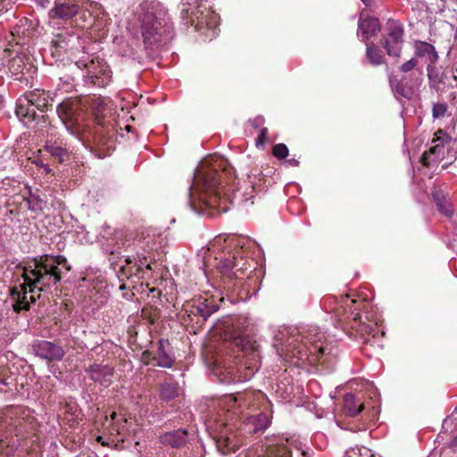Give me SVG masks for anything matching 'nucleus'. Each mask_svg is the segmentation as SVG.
Here are the masks:
<instances>
[{
    "mask_svg": "<svg viewBox=\"0 0 457 457\" xmlns=\"http://www.w3.org/2000/svg\"><path fill=\"white\" fill-rule=\"evenodd\" d=\"M70 270L67 260L61 255L41 256L23 267V283L11 291L13 310L16 312L29 310L30 303L39 298L44 287L56 285Z\"/></svg>",
    "mask_w": 457,
    "mask_h": 457,
    "instance_id": "f257e3e1",
    "label": "nucleus"
},
{
    "mask_svg": "<svg viewBox=\"0 0 457 457\" xmlns=\"http://www.w3.org/2000/svg\"><path fill=\"white\" fill-rule=\"evenodd\" d=\"M219 405L226 409L228 417L226 421L218 420L219 435L216 446L220 453L228 454L236 451L239 445V438L232 429V424L228 423V420H232L236 414L243 417L245 413L256 412L262 409L270 410L271 403L262 391L247 390L236 395H224L219 400Z\"/></svg>",
    "mask_w": 457,
    "mask_h": 457,
    "instance_id": "f03ea898",
    "label": "nucleus"
},
{
    "mask_svg": "<svg viewBox=\"0 0 457 457\" xmlns=\"http://www.w3.org/2000/svg\"><path fill=\"white\" fill-rule=\"evenodd\" d=\"M218 156H210L200 162L195 171L192 185L189 187V205L198 214L210 208L218 212L228 211L229 196L223 193L220 186L216 162Z\"/></svg>",
    "mask_w": 457,
    "mask_h": 457,
    "instance_id": "7ed1b4c3",
    "label": "nucleus"
},
{
    "mask_svg": "<svg viewBox=\"0 0 457 457\" xmlns=\"http://www.w3.org/2000/svg\"><path fill=\"white\" fill-rule=\"evenodd\" d=\"M324 338V334L315 327L302 332L284 329L275 336L273 346L279 357L295 358V365L298 361L314 364L326 352Z\"/></svg>",
    "mask_w": 457,
    "mask_h": 457,
    "instance_id": "20e7f679",
    "label": "nucleus"
},
{
    "mask_svg": "<svg viewBox=\"0 0 457 457\" xmlns=\"http://www.w3.org/2000/svg\"><path fill=\"white\" fill-rule=\"evenodd\" d=\"M145 49H157L171 38L172 23L167 9L156 0H144L135 9Z\"/></svg>",
    "mask_w": 457,
    "mask_h": 457,
    "instance_id": "39448f33",
    "label": "nucleus"
},
{
    "mask_svg": "<svg viewBox=\"0 0 457 457\" xmlns=\"http://www.w3.org/2000/svg\"><path fill=\"white\" fill-rule=\"evenodd\" d=\"M56 112L66 129L81 141L86 147L90 148L98 158H104L108 154L109 147H104L105 143L103 138L96 137L93 144L90 143L87 135V126L84 124L85 116L79 101L65 100L58 104Z\"/></svg>",
    "mask_w": 457,
    "mask_h": 457,
    "instance_id": "423d86ee",
    "label": "nucleus"
},
{
    "mask_svg": "<svg viewBox=\"0 0 457 457\" xmlns=\"http://www.w3.org/2000/svg\"><path fill=\"white\" fill-rule=\"evenodd\" d=\"M181 18L195 26L205 40H212L219 32V16L211 10L207 0H182L179 5Z\"/></svg>",
    "mask_w": 457,
    "mask_h": 457,
    "instance_id": "0eeeda50",
    "label": "nucleus"
},
{
    "mask_svg": "<svg viewBox=\"0 0 457 457\" xmlns=\"http://www.w3.org/2000/svg\"><path fill=\"white\" fill-rule=\"evenodd\" d=\"M242 352L244 353V362L239 367L223 366L219 367L217 372L222 378L224 383H237L249 379L260 367L259 345L250 339L243 340Z\"/></svg>",
    "mask_w": 457,
    "mask_h": 457,
    "instance_id": "6e6552de",
    "label": "nucleus"
},
{
    "mask_svg": "<svg viewBox=\"0 0 457 457\" xmlns=\"http://www.w3.org/2000/svg\"><path fill=\"white\" fill-rule=\"evenodd\" d=\"M19 413V408H12L0 420V457H10L18 447L23 424Z\"/></svg>",
    "mask_w": 457,
    "mask_h": 457,
    "instance_id": "1a4fd4ad",
    "label": "nucleus"
},
{
    "mask_svg": "<svg viewBox=\"0 0 457 457\" xmlns=\"http://www.w3.org/2000/svg\"><path fill=\"white\" fill-rule=\"evenodd\" d=\"M77 65L81 68L87 69V75L85 76L86 81L97 86L104 87L112 80V71L109 65L103 59L98 57L91 59L89 62L86 61H79Z\"/></svg>",
    "mask_w": 457,
    "mask_h": 457,
    "instance_id": "9d476101",
    "label": "nucleus"
},
{
    "mask_svg": "<svg viewBox=\"0 0 457 457\" xmlns=\"http://www.w3.org/2000/svg\"><path fill=\"white\" fill-rule=\"evenodd\" d=\"M328 303H324L325 309L328 312H334L339 320H347L352 319L353 321L361 320V313L359 311L361 309L362 303H358L357 300H349L346 295L342 296L338 301L334 297L328 298Z\"/></svg>",
    "mask_w": 457,
    "mask_h": 457,
    "instance_id": "9b49d317",
    "label": "nucleus"
},
{
    "mask_svg": "<svg viewBox=\"0 0 457 457\" xmlns=\"http://www.w3.org/2000/svg\"><path fill=\"white\" fill-rule=\"evenodd\" d=\"M9 71L15 79L29 83L34 78L37 68L32 64L29 57L19 54L10 61Z\"/></svg>",
    "mask_w": 457,
    "mask_h": 457,
    "instance_id": "f8f14e48",
    "label": "nucleus"
},
{
    "mask_svg": "<svg viewBox=\"0 0 457 457\" xmlns=\"http://www.w3.org/2000/svg\"><path fill=\"white\" fill-rule=\"evenodd\" d=\"M271 408L270 410L258 411L252 413H245V416L240 417L244 420V429L247 433H256L265 430L270 424Z\"/></svg>",
    "mask_w": 457,
    "mask_h": 457,
    "instance_id": "ddd939ff",
    "label": "nucleus"
},
{
    "mask_svg": "<svg viewBox=\"0 0 457 457\" xmlns=\"http://www.w3.org/2000/svg\"><path fill=\"white\" fill-rule=\"evenodd\" d=\"M32 349L37 356L49 361H61L65 354L62 346L46 340L35 341Z\"/></svg>",
    "mask_w": 457,
    "mask_h": 457,
    "instance_id": "4468645a",
    "label": "nucleus"
},
{
    "mask_svg": "<svg viewBox=\"0 0 457 457\" xmlns=\"http://www.w3.org/2000/svg\"><path fill=\"white\" fill-rule=\"evenodd\" d=\"M414 74L411 75L410 79L403 77L402 79H390L391 87L394 88L395 93L406 99H410L413 93L415 87L420 85L422 71H419L417 77H413Z\"/></svg>",
    "mask_w": 457,
    "mask_h": 457,
    "instance_id": "2eb2a0df",
    "label": "nucleus"
},
{
    "mask_svg": "<svg viewBox=\"0 0 457 457\" xmlns=\"http://www.w3.org/2000/svg\"><path fill=\"white\" fill-rule=\"evenodd\" d=\"M240 252L237 250L235 253H229L228 257L220 259L218 268L220 272L229 277L238 278V272L245 268L244 257L238 258Z\"/></svg>",
    "mask_w": 457,
    "mask_h": 457,
    "instance_id": "dca6fc26",
    "label": "nucleus"
},
{
    "mask_svg": "<svg viewBox=\"0 0 457 457\" xmlns=\"http://www.w3.org/2000/svg\"><path fill=\"white\" fill-rule=\"evenodd\" d=\"M79 43V37L68 31L58 33L52 40V53L60 56Z\"/></svg>",
    "mask_w": 457,
    "mask_h": 457,
    "instance_id": "f3484780",
    "label": "nucleus"
},
{
    "mask_svg": "<svg viewBox=\"0 0 457 457\" xmlns=\"http://www.w3.org/2000/svg\"><path fill=\"white\" fill-rule=\"evenodd\" d=\"M79 7L71 1L55 2L54 7L49 11L51 19L68 21L79 14Z\"/></svg>",
    "mask_w": 457,
    "mask_h": 457,
    "instance_id": "a211bd4d",
    "label": "nucleus"
},
{
    "mask_svg": "<svg viewBox=\"0 0 457 457\" xmlns=\"http://www.w3.org/2000/svg\"><path fill=\"white\" fill-rule=\"evenodd\" d=\"M90 378L95 382L107 387L111 385L113 377V369L109 365L93 364L87 370Z\"/></svg>",
    "mask_w": 457,
    "mask_h": 457,
    "instance_id": "6ab92c4d",
    "label": "nucleus"
},
{
    "mask_svg": "<svg viewBox=\"0 0 457 457\" xmlns=\"http://www.w3.org/2000/svg\"><path fill=\"white\" fill-rule=\"evenodd\" d=\"M24 97L30 105L41 112L46 110L48 106L52 104L51 102L53 101L49 93L41 89H35L34 91L26 94Z\"/></svg>",
    "mask_w": 457,
    "mask_h": 457,
    "instance_id": "aec40b11",
    "label": "nucleus"
},
{
    "mask_svg": "<svg viewBox=\"0 0 457 457\" xmlns=\"http://www.w3.org/2000/svg\"><path fill=\"white\" fill-rule=\"evenodd\" d=\"M359 30L361 33V40L367 41L380 30L379 21L377 18H363L361 15L359 20Z\"/></svg>",
    "mask_w": 457,
    "mask_h": 457,
    "instance_id": "412c9836",
    "label": "nucleus"
},
{
    "mask_svg": "<svg viewBox=\"0 0 457 457\" xmlns=\"http://www.w3.org/2000/svg\"><path fill=\"white\" fill-rule=\"evenodd\" d=\"M15 112L19 120L28 127L36 117L35 108L24 96L18 99Z\"/></svg>",
    "mask_w": 457,
    "mask_h": 457,
    "instance_id": "4be33fe9",
    "label": "nucleus"
},
{
    "mask_svg": "<svg viewBox=\"0 0 457 457\" xmlns=\"http://www.w3.org/2000/svg\"><path fill=\"white\" fill-rule=\"evenodd\" d=\"M147 261V257L144 253H137V256H128L126 258L127 264H132L133 266L130 268L129 275L137 276L138 278H144L145 271L144 266L145 270H151L152 266L150 263H145Z\"/></svg>",
    "mask_w": 457,
    "mask_h": 457,
    "instance_id": "5701e85b",
    "label": "nucleus"
},
{
    "mask_svg": "<svg viewBox=\"0 0 457 457\" xmlns=\"http://www.w3.org/2000/svg\"><path fill=\"white\" fill-rule=\"evenodd\" d=\"M415 57L426 58L428 64H435L437 62L438 55L435 47L424 41H415Z\"/></svg>",
    "mask_w": 457,
    "mask_h": 457,
    "instance_id": "b1692460",
    "label": "nucleus"
},
{
    "mask_svg": "<svg viewBox=\"0 0 457 457\" xmlns=\"http://www.w3.org/2000/svg\"><path fill=\"white\" fill-rule=\"evenodd\" d=\"M343 409L347 416L354 417L364 409V404L361 397L352 393H347L344 396Z\"/></svg>",
    "mask_w": 457,
    "mask_h": 457,
    "instance_id": "393cba45",
    "label": "nucleus"
},
{
    "mask_svg": "<svg viewBox=\"0 0 457 457\" xmlns=\"http://www.w3.org/2000/svg\"><path fill=\"white\" fill-rule=\"evenodd\" d=\"M218 310V305L208 300L196 301L191 306L190 312L193 315H199L203 321H205L212 313Z\"/></svg>",
    "mask_w": 457,
    "mask_h": 457,
    "instance_id": "a878e982",
    "label": "nucleus"
},
{
    "mask_svg": "<svg viewBox=\"0 0 457 457\" xmlns=\"http://www.w3.org/2000/svg\"><path fill=\"white\" fill-rule=\"evenodd\" d=\"M187 438V432L182 429H178L163 434L161 436V442L165 445L178 448L186 444Z\"/></svg>",
    "mask_w": 457,
    "mask_h": 457,
    "instance_id": "bb28decb",
    "label": "nucleus"
},
{
    "mask_svg": "<svg viewBox=\"0 0 457 457\" xmlns=\"http://www.w3.org/2000/svg\"><path fill=\"white\" fill-rule=\"evenodd\" d=\"M45 148L52 156L57 158L61 163L69 159V151L56 142H47Z\"/></svg>",
    "mask_w": 457,
    "mask_h": 457,
    "instance_id": "cd10ccee",
    "label": "nucleus"
},
{
    "mask_svg": "<svg viewBox=\"0 0 457 457\" xmlns=\"http://www.w3.org/2000/svg\"><path fill=\"white\" fill-rule=\"evenodd\" d=\"M179 387L178 383L164 382L160 387V396L164 401H170L179 396Z\"/></svg>",
    "mask_w": 457,
    "mask_h": 457,
    "instance_id": "c85d7f7f",
    "label": "nucleus"
},
{
    "mask_svg": "<svg viewBox=\"0 0 457 457\" xmlns=\"http://www.w3.org/2000/svg\"><path fill=\"white\" fill-rule=\"evenodd\" d=\"M154 360L156 361V365L163 368H170L173 363V359L169 355V353L164 349V342L160 341L159 346L156 351V353L154 357Z\"/></svg>",
    "mask_w": 457,
    "mask_h": 457,
    "instance_id": "c756f323",
    "label": "nucleus"
},
{
    "mask_svg": "<svg viewBox=\"0 0 457 457\" xmlns=\"http://www.w3.org/2000/svg\"><path fill=\"white\" fill-rule=\"evenodd\" d=\"M434 200L436 203L437 209L440 212L445 214V216L452 215L453 210L449 202L445 198L444 195L439 192H435L433 194Z\"/></svg>",
    "mask_w": 457,
    "mask_h": 457,
    "instance_id": "7c9ffc66",
    "label": "nucleus"
},
{
    "mask_svg": "<svg viewBox=\"0 0 457 457\" xmlns=\"http://www.w3.org/2000/svg\"><path fill=\"white\" fill-rule=\"evenodd\" d=\"M367 57L372 65H379L383 62V54L380 50L367 44Z\"/></svg>",
    "mask_w": 457,
    "mask_h": 457,
    "instance_id": "2f4dec72",
    "label": "nucleus"
},
{
    "mask_svg": "<svg viewBox=\"0 0 457 457\" xmlns=\"http://www.w3.org/2000/svg\"><path fill=\"white\" fill-rule=\"evenodd\" d=\"M87 104L90 106L96 119H98V115L101 114L105 108V104L100 97H90L87 100Z\"/></svg>",
    "mask_w": 457,
    "mask_h": 457,
    "instance_id": "473e14b6",
    "label": "nucleus"
},
{
    "mask_svg": "<svg viewBox=\"0 0 457 457\" xmlns=\"http://www.w3.org/2000/svg\"><path fill=\"white\" fill-rule=\"evenodd\" d=\"M402 44L403 42L401 41H390L389 39H385L384 47L386 48L388 55L399 57L402 52Z\"/></svg>",
    "mask_w": 457,
    "mask_h": 457,
    "instance_id": "72a5a7b5",
    "label": "nucleus"
},
{
    "mask_svg": "<svg viewBox=\"0 0 457 457\" xmlns=\"http://www.w3.org/2000/svg\"><path fill=\"white\" fill-rule=\"evenodd\" d=\"M403 29L400 24L392 23L389 26L388 37L386 39L390 41H401L403 42Z\"/></svg>",
    "mask_w": 457,
    "mask_h": 457,
    "instance_id": "f704fd0d",
    "label": "nucleus"
},
{
    "mask_svg": "<svg viewBox=\"0 0 457 457\" xmlns=\"http://www.w3.org/2000/svg\"><path fill=\"white\" fill-rule=\"evenodd\" d=\"M444 146L440 144H437L432 146L428 152H425L422 155V162L424 165H428L430 162V156L436 155V159H439L441 154H443Z\"/></svg>",
    "mask_w": 457,
    "mask_h": 457,
    "instance_id": "c9c22d12",
    "label": "nucleus"
},
{
    "mask_svg": "<svg viewBox=\"0 0 457 457\" xmlns=\"http://www.w3.org/2000/svg\"><path fill=\"white\" fill-rule=\"evenodd\" d=\"M273 154L278 159H284L288 155V148L285 144H277L273 146Z\"/></svg>",
    "mask_w": 457,
    "mask_h": 457,
    "instance_id": "e433bc0d",
    "label": "nucleus"
},
{
    "mask_svg": "<svg viewBox=\"0 0 457 457\" xmlns=\"http://www.w3.org/2000/svg\"><path fill=\"white\" fill-rule=\"evenodd\" d=\"M249 243V240L245 237H232L229 238V244L236 247H239L242 252H245L246 245Z\"/></svg>",
    "mask_w": 457,
    "mask_h": 457,
    "instance_id": "4c0bfd02",
    "label": "nucleus"
},
{
    "mask_svg": "<svg viewBox=\"0 0 457 457\" xmlns=\"http://www.w3.org/2000/svg\"><path fill=\"white\" fill-rule=\"evenodd\" d=\"M435 64H428L427 66V71H428V77L431 84L436 85V83L440 82V79L438 78V75L436 71V68L434 66Z\"/></svg>",
    "mask_w": 457,
    "mask_h": 457,
    "instance_id": "58836bf2",
    "label": "nucleus"
},
{
    "mask_svg": "<svg viewBox=\"0 0 457 457\" xmlns=\"http://www.w3.org/2000/svg\"><path fill=\"white\" fill-rule=\"evenodd\" d=\"M447 106L445 104H435L432 110L433 117L435 119L443 117L445 114Z\"/></svg>",
    "mask_w": 457,
    "mask_h": 457,
    "instance_id": "ea45409f",
    "label": "nucleus"
},
{
    "mask_svg": "<svg viewBox=\"0 0 457 457\" xmlns=\"http://www.w3.org/2000/svg\"><path fill=\"white\" fill-rule=\"evenodd\" d=\"M417 64H418V60L414 56L413 58H411L409 61L403 63L402 66L400 67V71L402 72L407 73L409 71H413L415 69V67L417 66Z\"/></svg>",
    "mask_w": 457,
    "mask_h": 457,
    "instance_id": "a19ab883",
    "label": "nucleus"
},
{
    "mask_svg": "<svg viewBox=\"0 0 457 457\" xmlns=\"http://www.w3.org/2000/svg\"><path fill=\"white\" fill-rule=\"evenodd\" d=\"M120 54L122 56H125V57L132 58L134 60L138 59V57L136 55V53L134 52V50L131 47H129V46H127V49H125V50L120 49Z\"/></svg>",
    "mask_w": 457,
    "mask_h": 457,
    "instance_id": "79ce46f5",
    "label": "nucleus"
},
{
    "mask_svg": "<svg viewBox=\"0 0 457 457\" xmlns=\"http://www.w3.org/2000/svg\"><path fill=\"white\" fill-rule=\"evenodd\" d=\"M268 129L266 128H262L256 138V145H263L266 141Z\"/></svg>",
    "mask_w": 457,
    "mask_h": 457,
    "instance_id": "37998d69",
    "label": "nucleus"
},
{
    "mask_svg": "<svg viewBox=\"0 0 457 457\" xmlns=\"http://www.w3.org/2000/svg\"><path fill=\"white\" fill-rule=\"evenodd\" d=\"M347 457H362L361 447H354L346 451Z\"/></svg>",
    "mask_w": 457,
    "mask_h": 457,
    "instance_id": "c03bdc74",
    "label": "nucleus"
},
{
    "mask_svg": "<svg viewBox=\"0 0 457 457\" xmlns=\"http://www.w3.org/2000/svg\"><path fill=\"white\" fill-rule=\"evenodd\" d=\"M29 159L38 169H41L46 164L39 156H34L33 158L30 157Z\"/></svg>",
    "mask_w": 457,
    "mask_h": 457,
    "instance_id": "a18cd8bd",
    "label": "nucleus"
},
{
    "mask_svg": "<svg viewBox=\"0 0 457 457\" xmlns=\"http://www.w3.org/2000/svg\"><path fill=\"white\" fill-rule=\"evenodd\" d=\"M42 174L53 175V170L48 164H45L41 169H38Z\"/></svg>",
    "mask_w": 457,
    "mask_h": 457,
    "instance_id": "49530a36",
    "label": "nucleus"
},
{
    "mask_svg": "<svg viewBox=\"0 0 457 457\" xmlns=\"http://www.w3.org/2000/svg\"><path fill=\"white\" fill-rule=\"evenodd\" d=\"M87 16H88V18L90 20H92V21H89L87 22V25L90 26L92 24V21H94V18L91 16V14L89 12L87 13V12H84L81 13V18L86 19Z\"/></svg>",
    "mask_w": 457,
    "mask_h": 457,
    "instance_id": "de8ad7c7",
    "label": "nucleus"
},
{
    "mask_svg": "<svg viewBox=\"0 0 457 457\" xmlns=\"http://www.w3.org/2000/svg\"><path fill=\"white\" fill-rule=\"evenodd\" d=\"M361 453H362V457H368V456H371L372 455L370 453V449L365 448V447H361Z\"/></svg>",
    "mask_w": 457,
    "mask_h": 457,
    "instance_id": "09e8293b",
    "label": "nucleus"
},
{
    "mask_svg": "<svg viewBox=\"0 0 457 457\" xmlns=\"http://www.w3.org/2000/svg\"><path fill=\"white\" fill-rule=\"evenodd\" d=\"M262 123V119L257 118L253 120V126L257 127L259 124Z\"/></svg>",
    "mask_w": 457,
    "mask_h": 457,
    "instance_id": "8fccbe9b",
    "label": "nucleus"
},
{
    "mask_svg": "<svg viewBox=\"0 0 457 457\" xmlns=\"http://www.w3.org/2000/svg\"><path fill=\"white\" fill-rule=\"evenodd\" d=\"M288 162L292 165V166H297L299 164V162L295 159H290L288 160Z\"/></svg>",
    "mask_w": 457,
    "mask_h": 457,
    "instance_id": "3c124183",
    "label": "nucleus"
},
{
    "mask_svg": "<svg viewBox=\"0 0 457 457\" xmlns=\"http://www.w3.org/2000/svg\"><path fill=\"white\" fill-rule=\"evenodd\" d=\"M100 298V303H104L106 301V295H104V293L101 295Z\"/></svg>",
    "mask_w": 457,
    "mask_h": 457,
    "instance_id": "603ef678",
    "label": "nucleus"
},
{
    "mask_svg": "<svg viewBox=\"0 0 457 457\" xmlns=\"http://www.w3.org/2000/svg\"><path fill=\"white\" fill-rule=\"evenodd\" d=\"M364 4L369 5L371 0H361Z\"/></svg>",
    "mask_w": 457,
    "mask_h": 457,
    "instance_id": "864d4df0",
    "label": "nucleus"
},
{
    "mask_svg": "<svg viewBox=\"0 0 457 457\" xmlns=\"http://www.w3.org/2000/svg\"><path fill=\"white\" fill-rule=\"evenodd\" d=\"M453 444L454 445H457V435L454 436L453 440Z\"/></svg>",
    "mask_w": 457,
    "mask_h": 457,
    "instance_id": "5fc2aeb1",
    "label": "nucleus"
},
{
    "mask_svg": "<svg viewBox=\"0 0 457 457\" xmlns=\"http://www.w3.org/2000/svg\"><path fill=\"white\" fill-rule=\"evenodd\" d=\"M115 417H116V413H115V412H112V413L111 414V419H112V420H113L115 419Z\"/></svg>",
    "mask_w": 457,
    "mask_h": 457,
    "instance_id": "6e6d98bb",
    "label": "nucleus"
},
{
    "mask_svg": "<svg viewBox=\"0 0 457 457\" xmlns=\"http://www.w3.org/2000/svg\"><path fill=\"white\" fill-rule=\"evenodd\" d=\"M283 358H284L285 360H291V362H294V360H293L294 358H285V357H283Z\"/></svg>",
    "mask_w": 457,
    "mask_h": 457,
    "instance_id": "4d7b16f0",
    "label": "nucleus"
}]
</instances>
